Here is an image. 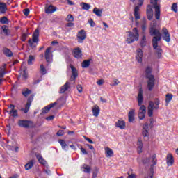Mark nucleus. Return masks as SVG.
<instances>
[{
  "label": "nucleus",
  "instance_id": "f257e3e1",
  "mask_svg": "<svg viewBox=\"0 0 178 178\" xmlns=\"http://www.w3.org/2000/svg\"><path fill=\"white\" fill-rule=\"evenodd\" d=\"M156 20H153L150 24V30L149 33L150 35L154 36L153 38V44L154 47H156V41H161L162 40V35L161 34V32L158 29H156Z\"/></svg>",
  "mask_w": 178,
  "mask_h": 178
},
{
  "label": "nucleus",
  "instance_id": "f03ea898",
  "mask_svg": "<svg viewBox=\"0 0 178 178\" xmlns=\"http://www.w3.org/2000/svg\"><path fill=\"white\" fill-rule=\"evenodd\" d=\"M159 104H161V101L159 99H154V102L149 101L147 106V115L149 118H152L154 115V109L158 111L159 109Z\"/></svg>",
  "mask_w": 178,
  "mask_h": 178
},
{
  "label": "nucleus",
  "instance_id": "7ed1b4c3",
  "mask_svg": "<svg viewBox=\"0 0 178 178\" xmlns=\"http://www.w3.org/2000/svg\"><path fill=\"white\" fill-rule=\"evenodd\" d=\"M128 35L127 36V42L128 44H133L134 41H138V38L140 37V34H138V30L137 28L133 29V32H127Z\"/></svg>",
  "mask_w": 178,
  "mask_h": 178
},
{
  "label": "nucleus",
  "instance_id": "20e7f679",
  "mask_svg": "<svg viewBox=\"0 0 178 178\" xmlns=\"http://www.w3.org/2000/svg\"><path fill=\"white\" fill-rule=\"evenodd\" d=\"M150 3L155 8V17L159 20L161 17V4H158V0H150Z\"/></svg>",
  "mask_w": 178,
  "mask_h": 178
},
{
  "label": "nucleus",
  "instance_id": "39448f33",
  "mask_svg": "<svg viewBox=\"0 0 178 178\" xmlns=\"http://www.w3.org/2000/svg\"><path fill=\"white\" fill-rule=\"evenodd\" d=\"M38 37H40V31L38 29H35L32 36L33 40H29V44L31 48H35V46H34L33 42H38Z\"/></svg>",
  "mask_w": 178,
  "mask_h": 178
},
{
  "label": "nucleus",
  "instance_id": "423d86ee",
  "mask_svg": "<svg viewBox=\"0 0 178 178\" xmlns=\"http://www.w3.org/2000/svg\"><path fill=\"white\" fill-rule=\"evenodd\" d=\"M147 90L152 91L155 87V77L154 75H147Z\"/></svg>",
  "mask_w": 178,
  "mask_h": 178
},
{
  "label": "nucleus",
  "instance_id": "0eeeda50",
  "mask_svg": "<svg viewBox=\"0 0 178 178\" xmlns=\"http://www.w3.org/2000/svg\"><path fill=\"white\" fill-rule=\"evenodd\" d=\"M70 67L72 70V75L70 78V81H74V83L76 81V79L79 77V72L77 71V69L74 67V66H73L72 65H70Z\"/></svg>",
  "mask_w": 178,
  "mask_h": 178
},
{
  "label": "nucleus",
  "instance_id": "6e6552de",
  "mask_svg": "<svg viewBox=\"0 0 178 178\" xmlns=\"http://www.w3.org/2000/svg\"><path fill=\"white\" fill-rule=\"evenodd\" d=\"M143 3H144V0H139L138 1V5L135 7L134 8V16L136 20H139V19H141V17L140 16V6H143Z\"/></svg>",
  "mask_w": 178,
  "mask_h": 178
},
{
  "label": "nucleus",
  "instance_id": "1a4fd4ad",
  "mask_svg": "<svg viewBox=\"0 0 178 178\" xmlns=\"http://www.w3.org/2000/svg\"><path fill=\"white\" fill-rule=\"evenodd\" d=\"M143 163H149L150 162L152 163L151 165V168H154V165H156V155L153 154L150 158H146L143 160Z\"/></svg>",
  "mask_w": 178,
  "mask_h": 178
},
{
  "label": "nucleus",
  "instance_id": "9d476101",
  "mask_svg": "<svg viewBox=\"0 0 178 178\" xmlns=\"http://www.w3.org/2000/svg\"><path fill=\"white\" fill-rule=\"evenodd\" d=\"M86 38H87V33H86V31L82 29L79 32H78L77 40H78V42H79V44H83V42H84V40H86Z\"/></svg>",
  "mask_w": 178,
  "mask_h": 178
},
{
  "label": "nucleus",
  "instance_id": "9b49d317",
  "mask_svg": "<svg viewBox=\"0 0 178 178\" xmlns=\"http://www.w3.org/2000/svg\"><path fill=\"white\" fill-rule=\"evenodd\" d=\"M138 116L140 120H143L145 118V113H147V107L145 105L140 106Z\"/></svg>",
  "mask_w": 178,
  "mask_h": 178
},
{
  "label": "nucleus",
  "instance_id": "f8f14e48",
  "mask_svg": "<svg viewBox=\"0 0 178 178\" xmlns=\"http://www.w3.org/2000/svg\"><path fill=\"white\" fill-rule=\"evenodd\" d=\"M18 124L20 127H24V129H30L33 126V122L29 120L19 121Z\"/></svg>",
  "mask_w": 178,
  "mask_h": 178
},
{
  "label": "nucleus",
  "instance_id": "ddd939ff",
  "mask_svg": "<svg viewBox=\"0 0 178 178\" xmlns=\"http://www.w3.org/2000/svg\"><path fill=\"white\" fill-rule=\"evenodd\" d=\"M158 41H161V40H156V47H154V39L152 40V44H153V48L156 51V56L159 59L160 58H162V49H161V47L158 46Z\"/></svg>",
  "mask_w": 178,
  "mask_h": 178
},
{
  "label": "nucleus",
  "instance_id": "4468645a",
  "mask_svg": "<svg viewBox=\"0 0 178 178\" xmlns=\"http://www.w3.org/2000/svg\"><path fill=\"white\" fill-rule=\"evenodd\" d=\"M52 48L49 47L46 49V51L44 53V58L46 59V61L48 63H51V60H52V51H51Z\"/></svg>",
  "mask_w": 178,
  "mask_h": 178
},
{
  "label": "nucleus",
  "instance_id": "2eb2a0df",
  "mask_svg": "<svg viewBox=\"0 0 178 178\" xmlns=\"http://www.w3.org/2000/svg\"><path fill=\"white\" fill-rule=\"evenodd\" d=\"M15 108V105L10 104V106H8V109H10V111H6V112H9V115L10 116H13V118H17V110H16Z\"/></svg>",
  "mask_w": 178,
  "mask_h": 178
},
{
  "label": "nucleus",
  "instance_id": "dca6fc26",
  "mask_svg": "<svg viewBox=\"0 0 178 178\" xmlns=\"http://www.w3.org/2000/svg\"><path fill=\"white\" fill-rule=\"evenodd\" d=\"M163 38L166 42H170V34L166 28H163L162 29Z\"/></svg>",
  "mask_w": 178,
  "mask_h": 178
},
{
  "label": "nucleus",
  "instance_id": "f3484780",
  "mask_svg": "<svg viewBox=\"0 0 178 178\" xmlns=\"http://www.w3.org/2000/svg\"><path fill=\"white\" fill-rule=\"evenodd\" d=\"M149 127L148 122H146L143 124V131H142V136L144 137H149Z\"/></svg>",
  "mask_w": 178,
  "mask_h": 178
},
{
  "label": "nucleus",
  "instance_id": "a211bd4d",
  "mask_svg": "<svg viewBox=\"0 0 178 178\" xmlns=\"http://www.w3.org/2000/svg\"><path fill=\"white\" fill-rule=\"evenodd\" d=\"M138 106H143V102H144V96H143V89L140 88L138 94Z\"/></svg>",
  "mask_w": 178,
  "mask_h": 178
},
{
  "label": "nucleus",
  "instance_id": "6ab92c4d",
  "mask_svg": "<svg viewBox=\"0 0 178 178\" xmlns=\"http://www.w3.org/2000/svg\"><path fill=\"white\" fill-rule=\"evenodd\" d=\"M147 16L148 20H152V17H154V10H152V6L151 5L147 6Z\"/></svg>",
  "mask_w": 178,
  "mask_h": 178
},
{
  "label": "nucleus",
  "instance_id": "aec40b11",
  "mask_svg": "<svg viewBox=\"0 0 178 178\" xmlns=\"http://www.w3.org/2000/svg\"><path fill=\"white\" fill-rule=\"evenodd\" d=\"M7 148L11 151L15 150V152H18L19 151V147L16 146V143H13V142H7Z\"/></svg>",
  "mask_w": 178,
  "mask_h": 178
},
{
  "label": "nucleus",
  "instance_id": "412c9836",
  "mask_svg": "<svg viewBox=\"0 0 178 178\" xmlns=\"http://www.w3.org/2000/svg\"><path fill=\"white\" fill-rule=\"evenodd\" d=\"M143 50L141 49H138L136 51V59L138 62V63H143Z\"/></svg>",
  "mask_w": 178,
  "mask_h": 178
},
{
  "label": "nucleus",
  "instance_id": "4be33fe9",
  "mask_svg": "<svg viewBox=\"0 0 178 178\" xmlns=\"http://www.w3.org/2000/svg\"><path fill=\"white\" fill-rule=\"evenodd\" d=\"M70 88V82L67 81L63 86L60 88V94H64Z\"/></svg>",
  "mask_w": 178,
  "mask_h": 178
},
{
  "label": "nucleus",
  "instance_id": "5701e85b",
  "mask_svg": "<svg viewBox=\"0 0 178 178\" xmlns=\"http://www.w3.org/2000/svg\"><path fill=\"white\" fill-rule=\"evenodd\" d=\"M143 147H144V144L143 143V139H141V138H138L137 141L138 154H141V152H143Z\"/></svg>",
  "mask_w": 178,
  "mask_h": 178
},
{
  "label": "nucleus",
  "instance_id": "b1692460",
  "mask_svg": "<svg viewBox=\"0 0 178 178\" xmlns=\"http://www.w3.org/2000/svg\"><path fill=\"white\" fill-rule=\"evenodd\" d=\"M55 105H58V103L54 102V103H52L50 105H48L47 106L44 107L42 109V113L43 115H45V113H48L49 112V111H51V108H54L55 106Z\"/></svg>",
  "mask_w": 178,
  "mask_h": 178
},
{
  "label": "nucleus",
  "instance_id": "393cba45",
  "mask_svg": "<svg viewBox=\"0 0 178 178\" xmlns=\"http://www.w3.org/2000/svg\"><path fill=\"white\" fill-rule=\"evenodd\" d=\"M166 162L168 166H172L173 163H175V160L173 159V155H172V154L167 155Z\"/></svg>",
  "mask_w": 178,
  "mask_h": 178
},
{
  "label": "nucleus",
  "instance_id": "a878e982",
  "mask_svg": "<svg viewBox=\"0 0 178 178\" xmlns=\"http://www.w3.org/2000/svg\"><path fill=\"white\" fill-rule=\"evenodd\" d=\"M83 54L81 52V49L80 48H76L74 50V56L77 59H80L81 58Z\"/></svg>",
  "mask_w": 178,
  "mask_h": 178
},
{
  "label": "nucleus",
  "instance_id": "bb28decb",
  "mask_svg": "<svg viewBox=\"0 0 178 178\" xmlns=\"http://www.w3.org/2000/svg\"><path fill=\"white\" fill-rule=\"evenodd\" d=\"M33 101V97H30L28 99L27 103L25 106V109L24 110V113H27L30 109V106H31V102Z\"/></svg>",
  "mask_w": 178,
  "mask_h": 178
},
{
  "label": "nucleus",
  "instance_id": "cd10ccee",
  "mask_svg": "<svg viewBox=\"0 0 178 178\" xmlns=\"http://www.w3.org/2000/svg\"><path fill=\"white\" fill-rule=\"evenodd\" d=\"M134 115H136V110H130V111L128 113L129 122H134Z\"/></svg>",
  "mask_w": 178,
  "mask_h": 178
},
{
  "label": "nucleus",
  "instance_id": "c85d7f7f",
  "mask_svg": "<svg viewBox=\"0 0 178 178\" xmlns=\"http://www.w3.org/2000/svg\"><path fill=\"white\" fill-rule=\"evenodd\" d=\"M105 154L107 158H111L113 156V150L112 149L109 148L108 147H105Z\"/></svg>",
  "mask_w": 178,
  "mask_h": 178
},
{
  "label": "nucleus",
  "instance_id": "c756f323",
  "mask_svg": "<svg viewBox=\"0 0 178 178\" xmlns=\"http://www.w3.org/2000/svg\"><path fill=\"white\" fill-rule=\"evenodd\" d=\"M46 13L51 14L54 13V12H56V7L50 5L47 8H45Z\"/></svg>",
  "mask_w": 178,
  "mask_h": 178
},
{
  "label": "nucleus",
  "instance_id": "7c9ffc66",
  "mask_svg": "<svg viewBox=\"0 0 178 178\" xmlns=\"http://www.w3.org/2000/svg\"><path fill=\"white\" fill-rule=\"evenodd\" d=\"M116 127H118L119 129H123L124 127H126V123L123 120H119L116 123H115Z\"/></svg>",
  "mask_w": 178,
  "mask_h": 178
},
{
  "label": "nucleus",
  "instance_id": "2f4dec72",
  "mask_svg": "<svg viewBox=\"0 0 178 178\" xmlns=\"http://www.w3.org/2000/svg\"><path fill=\"white\" fill-rule=\"evenodd\" d=\"M3 54H4L5 56H6L8 58H11V56H13V53L10 49L8 48H4L3 49Z\"/></svg>",
  "mask_w": 178,
  "mask_h": 178
},
{
  "label": "nucleus",
  "instance_id": "473e14b6",
  "mask_svg": "<svg viewBox=\"0 0 178 178\" xmlns=\"http://www.w3.org/2000/svg\"><path fill=\"white\" fill-rule=\"evenodd\" d=\"M92 113L93 116H95V118H98V115H99V106H98V105H95L93 106Z\"/></svg>",
  "mask_w": 178,
  "mask_h": 178
},
{
  "label": "nucleus",
  "instance_id": "72a5a7b5",
  "mask_svg": "<svg viewBox=\"0 0 178 178\" xmlns=\"http://www.w3.org/2000/svg\"><path fill=\"white\" fill-rule=\"evenodd\" d=\"M91 65V59L85 60L81 63L83 69H87Z\"/></svg>",
  "mask_w": 178,
  "mask_h": 178
},
{
  "label": "nucleus",
  "instance_id": "f704fd0d",
  "mask_svg": "<svg viewBox=\"0 0 178 178\" xmlns=\"http://www.w3.org/2000/svg\"><path fill=\"white\" fill-rule=\"evenodd\" d=\"M173 99V95L170 94V93H168L165 95V105L166 106H168L169 105V102H171V100Z\"/></svg>",
  "mask_w": 178,
  "mask_h": 178
},
{
  "label": "nucleus",
  "instance_id": "c9c22d12",
  "mask_svg": "<svg viewBox=\"0 0 178 178\" xmlns=\"http://www.w3.org/2000/svg\"><path fill=\"white\" fill-rule=\"evenodd\" d=\"M7 9L6 4L5 3L0 2V13H5Z\"/></svg>",
  "mask_w": 178,
  "mask_h": 178
},
{
  "label": "nucleus",
  "instance_id": "e433bc0d",
  "mask_svg": "<svg viewBox=\"0 0 178 178\" xmlns=\"http://www.w3.org/2000/svg\"><path fill=\"white\" fill-rule=\"evenodd\" d=\"M36 158H37L38 162H40V163H41L42 165H45L47 163V161L44 159V158H42V155L37 154Z\"/></svg>",
  "mask_w": 178,
  "mask_h": 178
},
{
  "label": "nucleus",
  "instance_id": "4c0bfd02",
  "mask_svg": "<svg viewBox=\"0 0 178 178\" xmlns=\"http://www.w3.org/2000/svg\"><path fill=\"white\" fill-rule=\"evenodd\" d=\"M93 13H95V15H96V16L101 17V16H102V10L99 9L98 8H95L93 9Z\"/></svg>",
  "mask_w": 178,
  "mask_h": 178
},
{
  "label": "nucleus",
  "instance_id": "58836bf2",
  "mask_svg": "<svg viewBox=\"0 0 178 178\" xmlns=\"http://www.w3.org/2000/svg\"><path fill=\"white\" fill-rule=\"evenodd\" d=\"M1 33L4 34V35H9V29L6 26V25H3L1 26Z\"/></svg>",
  "mask_w": 178,
  "mask_h": 178
},
{
  "label": "nucleus",
  "instance_id": "ea45409f",
  "mask_svg": "<svg viewBox=\"0 0 178 178\" xmlns=\"http://www.w3.org/2000/svg\"><path fill=\"white\" fill-rule=\"evenodd\" d=\"M33 166H34V161L31 160L30 162L25 165V169L26 170H30V169H31Z\"/></svg>",
  "mask_w": 178,
  "mask_h": 178
},
{
  "label": "nucleus",
  "instance_id": "a19ab883",
  "mask_svg": "<svg viewBox=\"0 0 178 178\" xmlns=\"http://www.w3.org/2000/svg\"><path fill=\"white\" fill-rule=\"evenodd\" d=\"M82 169H84V173H91V167H90L88 165L84 164L82 167Z\"/></svg>",
  "mask_w": 178,
  "mask_h": 178
},
{
  "label": "nucleus",
  "instance_id": "79ce46f5",
  "mask_svg": "<svg viewBox=\"0 0 178 178\" xmlns=\"http://www.w3.org/2000/svg\"><path fill=\"white\" fill-rule=\"evenodd\" d=\"M6 67V65H3L1 67H0V78L3 77V76H5V74L6 73L5 72V69Z\"/></svg>",
  "mask_w": 178,
  "mask_h": 178
},
{
  "label": "nucleus",
  "instance_id": "37998d69",
  "mask_svg": "<svg viewBox=\"0 0 178 178\" xmlns=\"http://www.w3.org/2000/svg\"><path fill=\"white\" fill-rule=\"evenodd\" d=\"M34 60H35V56H33L31 54L29 55L27 61L28 65H33V62H34Z\"/></svg>",
  "mask_w": 178,
  "mask_h": 178
},
{
  "label": "nucleus",
  "instance_id": "c03bdc74",
  "mask_svg": "<svg viewBox=\"0 0 178 178\" xmlns=\"http://www.w3.org/2000/svg\"><path fill=\"white\" fill-rule=\"evenodd\" d=\"M59 144L61 145L63 149H66L67 148V144H66V142L62 139H60L58 140Z\"/></svg>",
  "mask_w": 178,
  "mask_h": 178
},
{
  "label": "nucleus",
  "instance_id": "a18cd8bd",
  "mask_svg": "<svg viewBox=\"0 0 178 178\" xmlns=\"http://www.w3.org/2000/svg\"><path fill=\"white\" fill-rule=\"evenodd\" d=\"M81 6H82V9H83V10H88L90 8H91V6L86 3H81Z\"/></svg>",
  "mask_w": 178,
  "mask_h": 178
},
{
  "label": "nucleus",
  "instance_id": "49530a36",
  "mask_svg": "<svg viewBox=\"0 0 178 178\" xmlns=\"http://www.w3.org/2000/svg\"><path fill=\"white\" fill-rule=\"evenodd\" d=\"M31 94V90L29 89H24L22 90V95H24V97H29Z\"/></svg>",
  "mask_w": 178,
  "mask_h": 178
},
{
  "label": "nucleus",
  "instance_id": "de8ad7c7",
  "mask_svg": "<svg viewBox=\"0 0 178 178\" xmlns=\"http://www.w3.org/2000/svg\"><path fill=\"white\" fill-rule=\"evenodd\" d=\"M8 18L6 17H3L1 18H0V23H1V24H6L7 23H8Z\"/></svg>",
  "mask_w": 178,
  "mask_h": 178
},
{
  "label": "nucleus",
  "instance_id": "09e8293b",
  "mask_svg": "<svg viewBox=\"0 0 178 178\" xmlns=\"http://www.w3.org/2000/svg\"><path fill=\"white\" fill-rule=\"evenodd\" d=\"M146 77L147 78L148 76H152V74H151V72H152V68L151 67H147L146 68Z\"/></svg>",
  "mask_w": 178,
  "mask_h": 178
},
{
  "label": "nucleus",
  "instance_id": "8fccbe9b",
  "mask_svg": "<svg viewBox=\"0 0 178 178\" xmlns=\"http://www.w3.org/2000/svg\"><path fill=\"white\" fill-rule=\"evenodd\" d=\"M40 71L42 74H47V69H45V67L42 64L40 65Z\"/></svg>",
  "mask_w": 178,
  "mask_h": 178
},
{
  "label": "nucleus",
  "instance_id": "3c124183",
  "mask_svg": "<svg viewBox=\"0 0 178 178\" xmlns=\"http://www.w3.org/2000/svg\"><path fill=\"white\" fill-rule=\"evenodd\" d=\"M66 20H67V22H74V17H73V15L70 14L67 15Z\"/></svg>",
  "mask_w": 178,
  "mask_h": 178
},
{
  "label": "nucleus",
  "instance_id": "603ef678",
  "mask_svg": "<svg viewBox=\"0 0 178 178\" xmlns=\"http://www.w3.org/2000/svg\"><path fill=\"white\" fill-rule=\"evenodd\" d=\"M98 170H99L98 168L95 167L93 170V175H92L94 178L97 177V176L98 175Z\"/></svg>",
  "mask_w": 178,
  "mask_h": 178
},
{
  "label": "nucleus",
  "instance_id": "864d4df0",
  "mask_svg": "<svg viewBox=\"0 0 178 178\" xmlns=\"http://www.w3.org/2000/svg\"><path fill=\"white\" fill-rule=\"evenodd\" d=\"M172 10H173V12H177V3H174L171 7Z\"/></svg>",
  "mask_w": 178,
  "mask_h": 178
},
{
  "label": "nucleus",
  "instance_id": "5fc2aeb1",
  "mask_svg": "<svg viewBox=\"0 0 178 178\" xmlns=\"http://www.w3.org/2000/svg\"><path fill=\"white\" fill-rule=\"evenodd\" d=\"M23 13L25 16H29V15H30V10L29 8H26L23 10Z\"/></svg>",
  "mask_w": 178,
  "mask_h": 178
},
{
  "label": "nucleus",
  "instance_id": "6e6d98bb",
  "mask_svg": "<svg viewBox=\"0 0 178 178\" xmlns=\"http://www.w3.org/2000/svg\"><path fill=\"white\" fill-rule=\"evenodd\" d=\"M147 40V38H145V36H143L142 38V41H141V45L142 47H145V41Z\"/></svg>",
  "mask_w": 178,
  "mask_h": 178
},
{
  "label": "nucleus",
  "instance_id": "4d7b16f0",
  "mask_svg": "<svg viewBox=\"0 0 178 178\" xmlns=\"http://www.w3.org/2000/svg\"><path fill=\"white\" fill-rule=\"evenodd\" d=\"M77 90L79 91V92L81 93L83 92V86H81V85H78L76 86Z\"/></svg>",
  "mask_w": 178,
  "mask_h": 178
},
{
  "label": "nucleus",
  "instance_id": "13d9d810",
  "mask_svg": "<svg viewBox=\"0 0 178 178\" xmlns=\"http://www.w3.org/2000/svg\"><path fill=\"white\" fill-rule=\"evenodd\" d=\"M22 77H23V79H24V80H26V79H27V72H26V70H23Z\"/></svg>",
  "mask_w": 178,
  "mask_h": 178
},
{
  "label": "nucleus",
  "instance_id": "bf43d9fd",
  "mask_svg": "<svg viewBox=\"0 0 178 178\" xmlns=\"http://www.w3.org/2000/svg\"><path fill=\"white\" fill-rule=\"evenodd\" d=\"M83 138H85V140H86V141H88L90 144H94V141H92L91 139L88 138L86 136H83Z\"/></svg>",
  "mask_w": 178,
  "mask_h": 178
},
{
  "label": "nucleus",
  "instance_id": "052dcab7",
  "mask_svg": "<svg viewBox=\"0 0 178 178\" xmlns=\"http://www.w3.org/2000/svg\"><path fill=\"white\" fill-rule=\"evenodd\" d=\"M113 82L114 83H113V85L112 86H118V84H120V81H119V80H118V79H113Z\"/></svg>",
  "mask_w": 178,
  "mask_h": 178
},
{
  "label": "nucleus",
  "instance_id": "680f3d73",
  "mask_svg": "<svg viewBox=\"0 0 178 178\" xmlns=\"http://www.w3.org/2000/svg\"><path fill=\"white\" fill-rule=\"evenodd\" d=\"M74 26V23L72 22L66 24L67 27H73Z\"/></svg>",
  "mask_w": 178,
  "mask_h": 178
},
{
  "label": "nucleus",
  "instance_id": "e2e57ef3",
  "mask_svg": "<svg viewBox=\"0 0 178 178\" xmlns=\"http://www.w3.org/2000/svg\"><path fill=\"white\" fill-rule=\"evenodd\" d=\"M81 151L82 152V154H83L84 155H87L88 154V152H87V150H86V149L81 147Z\"/></svg>",
  "mask_w": 178,
  "mask_h": 178
},
{
  "label": "nucleus",
  "instance_id": "0e129e2a",
  "mask_svg": "<svg viewBox=\"0 0 178 178\" xmlns=\"http://www.w3.org/2000/svg\"><path fill=\"white\" fill-rule=\"evenodd\" d=\"M88 23L90 24L91 27H94V26H95V23L94 22V20H92V19H90L88 21Z\"/></svg>",
  "mask_w": 178,
  "mask_h": 178
},
{
  "label": "nucleus",
  "instance_id": "69168bd1",
  "mask_svg": "<svg viewBox=\"0 0 178 178\" xmlns=\"http://www.w3.org/2000/svg\"><path fill=\"white\" fill-rule=\"evenodd\" d=\"M64 134L63 131L60 130L57 132V136H58V137H61V136H63Z\"/></svg>",
  "mask_w": 178,
  "mask_h": 178
},
{
  "label": "nucleus",
  "instance_id": "338daca9",
  "mask_svg": "<svg viewBox=\"0 0 178 178\" xmlns=\"http://www.w3.org/2000/svg\"><path fill=\"white\" fill-rule=\"evenodd\" d=\"M26 38H27V34L26 33H24L22 35V41H26Z\"/></svg>",
  "mask_w": 178,
  "mask_h": 178
},
{
  "label": "nucleus",
  "instance_id": "774afa93",
  "mask_svg": "<svg viewBox=\"0 0 178 178\" xmlns=\"http://www.w3.org/2000/svg\"><path fill=\"white\" fill-rule=\"evenodd\" d=\"M97 83L98 86H102V84H104V79H100Z\"/></svg>",
  "mask_w": 178,
  "mask_h": 178
}]
</instances>
